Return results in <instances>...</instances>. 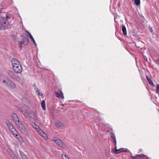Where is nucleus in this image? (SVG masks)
I'll list each match as a JSON object with an SVG mask.
<instances>
[{"instance_id": "79ce46f5", "label": "nucleus", "mask_w": 159, "mask_h": 159, "mask_svg": "<svg viewBox=\"0 0 159 159\" xmlns=\"http://www.w3.org/2000/svg\"><path fill=\"white\" fill-rule=\"evenodd\" d=\"M22 158L23 159H28V158L27 157L26 155H25L23 156Z\"/></svg>"}, {"instance_id": "0eeeda50", "label": "nucleus", "mask_w": 159, "mask_h": 159, "mask_svg": "<svg viewBox=\"0 0 159 159\" xmlns=\"http://www.w3.org/2000/svg\"><path fill=\"white\" fill-rule=\"evenodd\" d=\"M17 32H16L12 31L11 32V36L12 38V39L13 41H16L18 38L17 36Z\"/></svg>"}, {"instance_id": "a878e982", "label": "nucleus", "mask_w": 159, "mask_h": 159, "mask_svg": "<svg viewBox=\"0 0 159 159\" xmlns=\"http://www.w3.org/2000/svg\"><path fill=\"white\" fill-rule=\"evenodd\" d=\"M60 147L65 148H66V146L65 143L60 140Z\"/></svg>"}, {"instance_id": "a18cd8bd", "label": "nucleus", "mask_w": 159, "mask_h": 159, "mask_svg": "<svg viewBox=\"0 0 159 159\" xmlns=\"http://www.w3.org/2000/svg\"><path fill=\"white\" fill-rule=\"evenodd\" d=\"M149 30L150 32H152L153 31V30L152 29V28L150 26L149 27Z\"/></svg>"}, {"instance_id": "c03bdc74", "label": "nucleus", "mask_w": 159, "mask_h": 159, "mask_svg": "<svg viewBox=\"0 0 159 159\" xmlns=\"http://www.w3.org/2000/svg\"><path fill=\"white\" fill-rule=\"evenodd\" d=\"M155 62L157 64L159 65V60L157 59L156 60Z\"/></svg>"}, {"instance_id": "09e8293b", "label": "nucleus", "mask_w": 159, "mask_h": 159, "mask_svg": "<svg viewBox=\"0 0 159 159\" xmlns=\"http://www.w3.org/2000/svg\"><path fill=\"white\" fill-rule=\"evenodd\" d=\"M146 79H147V80H148V79H150V78L148 77L147 75H146Z\"/></svg>"}, {"instance_id": "473e14b6", "label": "nucleus", "mask_w": 159, "mask_h": 159, "mask_svg": "<svg viewBox=\"0 0 159 159\" xmlns=\"http://www.w3.org/2000/svg\"><path fill=\"white\" fill-rule=\"evenodd\" d=\"M43 138H44L46 139L47 137H48V136L47 135V134H45V133H44V132L43 133V134H42L41 135Z\"/></svg>"}, {"instance_id": "ea45409f", "label": "nucleus", "mask_w": 159, "mask_h": 159, "mask_svg": "<svg viewBox=\"0 0 159 159\" xmlns=\"http://www.w3.org/2000/svg\"><path fill=\"white\" fill-rule=\"evenodd\" d=\"M65 127V126L62 123L60 122V128L63 129Z\"/></svg>"}, {"instance_id": "9b49d317", "label": "nucleus", "mask_w": 159, "mask_h": 159, "mask_svg": "<svg viewBox=\"0 0 159 159\" xmlns=\"http://www.w3.org/2000/svg\"><path fill=\"white\" fill-rule=\"evenodd\" d=\"M112 135L113 136L111 135V140L113 142L114 144V147L116 146V137L115 136L114 134L113 133Z\"/></svg>"}, {"instance_id": "a211bd4d", "label": "nucleus", "mask_w": 159, "mask_h": 159, "mask_svg": "<svg viewBox=\"0 0 159 159\" xmlns=\"http://www.w3.org/2000/svg\"><path fill=\"white\" fill-rule=\"evenodd\" d=\"M9 74L13 78V79H15L16 78V75L14 74V73L11 71L9 70L8 71Z\"/></svg>"}, {"instance_id": "49530a36", "label": "nucleus", "mask_w": 159, "mask_h": 159, "mask_svg": "<svg viewBox=\"0 0 159 159\" xmlns=\"http://www.w3.org/2000/svg\"><path fill=\"white\" fill-rule=\"evenodd\" d=\"M38 94L39 95H40V96H43V94L42 93H41V92H39L38 93Z\"/></svg>"}, {"instance_id": "7ed1b4c3", "label": "nucleus", "mask_w": 159, "mask_h": 159, "mask_svg": "<svg viewBox=\"0 0 159 159\" xmlns=\"http://www.w3.org/2000/svg\"><path fill=\"white\" fill-rule=\"evenodd\" d=\"M11 17V14H9L7 13H2L0 11V20H7V19H10Z\"/></svg>"}, {"instance_id": "9d476101", "label": "nucleus", "mask_w": 159, "mask_h": 159, "mask_svg": "<svg viewBox=\"0 0 159 159\" xmlns=\"http://www.w3.org/2000/svg\"><path fill=\"white\" fill-rule=\"evenodd\" d=\"M21 101L25 106H27L29 104V101L25 98H23L21 99Z\"/></svg>"}, {"instance_id": "f704fd0d", "label": "nucleus", "mask_w": 159, "mask_h": 159, "mask_svg": "<svg viewBox=\"0 0 159 159\" xmlns=\"http://www.w3.org/2000/svg\"><path fill=\"white\" fill-rule=\"evenodd\" d=\"M156 90L157 91V93L159 92V84H157Z\"/></svg>"}, {"instance_id": "37998d69", "label": "nucleus", "mask_w": 159, "mask_h": 159, "mask_svg": "<svg viewBox=\"0 0 159 159\" xmlns=\"http://www.w3.org/2000/svg\"><path fill=\"white\" fill-rule=\"evenodd\" d=\"M143 58H144V60L147 61V62H148V59H147V57H146V56H143Z\"/></svg>"}, {"instance_id": "8fccbe9b", "label": "nucleus", "mask_w": 159, "mask_h": 159, "mask_svg": "<svg viewBox=\"0 0 159 159\" xmlns=\"http://www.w3.org/2000/svg\"><path fill=\"white\" fill-rule=\"evenodd\" d=\"M19 135H20L18 133L16 134V136L17 137V138L18 137Z\"/></svg>"}, {"instance_id": "dca6fc26", "label": "nucleus", "mask_w": 159, "mask_h": 159, "mask_svg": "<svg viewBox=\"0 0 159 159\" xmlns=\"http://www.w3.org/2000/svg\"><path fill=\"white\" fill-rule=\"evenodd\" d=\"M53 140L58 145H60V139L56 137H54L53 138Z\"/></svg>"}, {"instance_id": "ddd939ff", "label": "nucleus", "mask_w": 159, "mask_h": 159, "mask_svg": "<svg viewBox=\"0 0 159 159\" xmlns=\"http://www.w3.org/2000/svg\"><path fill=\"white\" fill-rule=\"evenodd\" d=\"M11 62L12 65H14L17 64H19V63L20 62L19 61L15 58L12 59L11 60Z\"/></svg>"}, {"instance_id": "6e6552de", "label": "nucleus", "mask_w": 159, "mask_h": 159, "mask_svg": "<svg viewBox=\"0 0 159 159\" xmlns=\"http://www.w3.org/2000/svg\"><path fill=\"white\" fill-rule=\"evenodd\" d=\"M14 71L17 73H20L22 71V68L21 66H18L15 68H13Z\"/></svg>"}, {"instance_id": "5701e85b", "label": "nucleus", "mask_w": 159, "mask_h": 159, "mask_svg": "<svg viewBox=\"0 0 159 159\" xmlns=\"http://www.w3.org/2000/svg\"><path fill=\"white\" fill-rule=\"evenodd\" d=\"M140 159H149V158L147 156L142 154H141Z\"/></svg>"}, {"instance_id": "4be33fe9", "label": "nucleus", "mask_w": 159, "mask_h": 159, "mask_svg": "<svg viewBox=\"0 0 159 159\" xmlns=\"http://www.w3.org/2000/svg\"><path fill=\"white\" fill-rule=\"evenodd\" d=\"M16 107L19 111L21 112L22 113L25 110L23 107H21L18 106H16Z\"/></svg>"}, {"instance_id": "1a4fd4ad", "label": "nucleus", "mask_w": 159, "mask_h": 159, "mask_svg": "<svg viewBox=\"0 0 159 159\" xmlns=\"http://www.w3.org/2000/svg\"><path fill=\"white\" fill-rule=\"evenodd\" d=\"M114 150L112 148V151L115 154H118L120 152H121V151H120V150H121L122 149H123V148H121L120 149H117V146H116V147H114Z\"/></svg>"}, {"instance_id": "f3484780", "label": "nucleus", "mask_w": 159, "mask_h": 159, "mask_svg": "<svg viewBox=\"0 0 159 159\" xmlns=\"http://www.w3.org/2000/svg\"><path fill=\"white\" fill-rule=\"evenodd\" d=\"M8 127L10 130L11 131V132L13 133V134H15V133H14V131L13 129H14L15 130H16V129L11 124V125H10V126H9Z\"/></svg>"}, {"instance_id": "c756f323", "label": "nucleus", "mask_w": 159, "mask_h": 159, "mask_svg": "<svg viewBox=\"0 0 159 159\" xmlns=\"http://www.w3.org/2000/svg\"><path fill=\"white\" fill-rule=\"evenodd\" d=\"M59 122V121H56L55 122L56 126L57 128H59L60 127V123Z\"/></svg>"}, {"instance_id": "4c0bfd02", "label": "nucleus", "mask_w": 159, "mask_h": 159, "mask_svg": "<svg viewBox=\"0 0 159 159\" xmlns=\"http://www.w3.org/2000/svg\"><path fill=\"white\" fill-rule=\"evenodd\" d=\"M39 134L41 135L44 132H43V131L41 130V129H40L39 130Z\"/></svg>"}, {"instance_id": "bf43d9fd", "label": "nucleus", "mask_w": 159, "mask_h": 159, "mask_svg": "<svg viewBox=\"0 0 159 159\" xmlns=\"http://www.w3.org/2000/svg\"><path fill=\"white\" fill-rule=\"evenodd\" d=\"M142 151V149H140L139 150V151Z\"/></svg>"}, {"instance_id": "6ab92c4d", "label": "nucleus", "mask_w": 159, "mask_h": 159, "mask_svg": "<svg viewBox=\"0 0 159 159\" xmlns=\"http://www.w3.org/2000/svg\"><path fill=\"white\" fill-rule=\"evenodd\" d=\"M45 105V101L44 100L42 101L41 102V106L43 110L46 109Z\"/></svg>"}, {"instance_id": "cd10ccee", "label": "nucleus", "mask_w": 159, "mask_h": 159, "mask_svg": "<svg viewBox=\"0 0 159 159\" xmlns=\"http://www.w3.org/2000/svg\"><path fill=\"white\" fill-rule=\"evenodd\" d=\"M31 125L32 126L36 129H37L38 128H39V126L38 125H36L33 122H32Z\"/></svg>"}, {"instance_id": "680f3d73", "label": "nucleus", "mask_w": 159, "mask_h": 159, "mask_svg": "<svg viewBox=\"0 0 159 159\" xmlns=\"http://www.w3.org/2000/svg\"><path fill=\"white\" fill-rule=\"evenodd\" d=\"M115 22H116V20H115Z\"/></svg>"}, {"instance_id": "f8f14e48", "label": "nucleus", "mask_w": 159, "mask_h": 159, "mask_svg": "<svg viewBox=\"0 0 159 159\" xmlns=\"http://www.w3.org/2000/svg\"><path fill=\"white\" fill-rule=\"evenodd\" d=\"M29 116L31 119L34 120L36 119L37 118V115L34 112L30 113Z\"/></svg>"}, {"instance_id": "7c9ffc66", "label": "nucleus", "mask_w": 159, "mask_h": 159, "mask_svg": "<svg viewBox=\"0 0 159 159\" xmlns=\"http://www.w3.org/2000/svg\"><path fill=\"white\" fill-rule=\"evenodd\" d=\"M61 156L63 159H69L66 155H64H64L63 154H61Z\"/></svg>"}, {"instance_id": "f257e3e1", "label": "nucleus", "mask_w": 159, "mask_h": 159, "mask_svg": "<svg viewBox=\"0 0 159 159\" xmlns=\"http://www.w3.org/2000/svg\"><path fill=\"white\" fill-rule=\"evenodd\" d=\"M21 36L22 37V40L21 41L19 42V44H24L25 45H26L29 42V39L28 35L25 33H23Z\"/></svg>"}, {"instance_id": "4d7b16f0", "label": "nucleus", "mask_w": 159, "mask_h": 159, "mask_svg": "<svg viewBox=\"0 0 159 159\" xmlns=\"http://www.w3.org/2000/svg\"><path fill=\"white\" fill-rule=\"evenodd\" d=\"M143 21L141 22V24H143Z\"/></svg>"}, {"instance_id": "a19ab883", "label": "nucleus", "mask_w": 159, "mask_h": 159, "mask_svg": "<svg viewBox=\"0 0 159 159\" xmlns=\"http://www.w3.org/2000/svg\"><path fill=\"white\" fill-rule=\"evenodd\" d=\"M20 155L21 156V157H22L23 156H24V155H25V154H24L23 152H22L21 151H20Z\"/></svg>"}, {"instance_id": "393cba45", "label": "nucleus", "mask_w": 159, "mask_h": 159, "mask_svg": "<svg viewBox=\"0 0 159 159\" xmlns=\"http://www.w3.org/2000/svg\"><path fill=\"white\" fill-rule=\"evenodd\" d=\"M147 81H148V83L150 85H151V86H155L154 84H153V82H152V80L150 79L148 80H147Z\"/></svg>"}, {"instance_id": "4468645a", "label": "nucleus", "mask_w": 159, "mask_h": 159, "mask_svg": "<svg viewBox=\"0 0 159 159\" xmlns=\"http://www.w3.org/2000/svg\"><path fill=\"white\" fill-rule=\"evenodd\" d=\"M22 113L23 114L25 117L26 118L29 116L30 113L28 111L25 109L24 111H23V112H22Z\"/></svg>"}, {"instance_id": "de8ad7c7", "label": "nucleus", "mask_w": 159, "mask_h": 159, "mask_svg": "<svg viewBox=\"0 0 159 159\" xmlns=\"http://www.w3.org/2000/svg\"><path fill=\"white\" fill-rule=\"evenodd\" d=\"M26 32L28 33V34L29 35L30 37V36H31V33L30 32H29V31H26Z\"/></svg>"}, {"instance_id": "aec40b11", "label": "nucleus", "mask_w": 159, "mask_h": 159, "mask_svg": "<svg viewBox=\"0 0 159 159\" xmlns=\"http://www.w3.org/2000/svg\"><path fill=\"white\" fill-rule=\"evenodd\" d=\"M140 156L141 154L140 155H137L135 156H131V159H140Z\"/></svg>"}, {"instance_id": "864d4df0", "label": "nucleus", "mask_w": 159, "mask_h": 159, "mask_svg": "<svg viewBox=\"0 0 159 159\" xmlns=\"http://www.w3.org/2000/svg\"><path fill=\"white\" fill-rule=\"evenodd\" d=\"M36 89H37L36 92H39V90L37 88H36Z\"/></svg>"}, {"instance_id": "2eb2a0df", "label": "nucleus", "mask_w": 159, "mask_h": 159, "mask_svg": "<svg viewBox=\"0 0 159 159\" xmlns=\"http://www.w3.org/2000/svg\"><path fill=\"white\" fill-rule=\"evenodd\" d=\"M122 30L123 34L125 35H127L126 28L125 25H122Z\"/></svg>"}, {"instance_id": "58836bf2", "label": "nucleus", "mask_w": 159, "mask_h": 159, "mask_svg": "<svg viewBox=\"0 0 159 159\" xmlns=\"http://www.w3.org/2000/svg\"><path fill=\"white\" fill-rule=\"evenodd\" d=\"M17 138L19 140L21 143L23 139L21 138L20 135H19L18 137H17Z\"/></svg>"}, {"instance_id": "423d86ee", "label": "nucleus", "mask_w": 159, "mask_h": 159, "mask_svg": "<svg viewBox=\"0 0 159 159\" xmlns=\"http://www.w3.org/2000/svg\"><path fill=\"white\" fill-rule=\"evenodd\" d=\"M12 116L14 122L16 123V125L18 126L21 123L19 120V119L17 116L14 113H12Z\"/></svg>"}, {"instance_id": "412c9836", "label": "nucleus", "mask_w": 159, "mask_h": 159, "mask_svg": "<svg viewBox=\"0 0 159 159\" xmlns=\"http://www.w3.org/2000/svg\"><path fill=\"white\" fill-rule=\"evenodd\" d=\"M7 151L11 157L15 155L14 152L10 149H8Z\"/></svg>"}, {"instance_id": "603ef678", "label": "nucleus", "mask_w": 159, "mask_h": 159, "mask_svg": "<svg viewBox=\"0 0 159 159\" xmlns=\"http://www.w3.org/2000/svg\"><path fill=\"white\" fill-rule=\"evenodd\" d=\"M20 45L19 47L20 49L22 48V44H19Z\"/></svg>"}, {"instance_id": "13d9d810", "label": "nucleus", "mask_w": 159, "mask_h": 159, "mask_svg": "<svg viewBox=\"0 0 159 159\" xmlns=\"http://www.w3.org/2000/svg\"><path fill=\"white\" fill-rule=\"evenodd\" d=\"M116 18L115 17V16L114 17V20H115L116 19Z\"/></svg>"}, {"instance_id": "052dcab7", "label": "nucleus", "mask_w": 159, "mask_h": 159, "mask_svg": "<svg viewBox=\"0 0 159 159\" xmlns=\"http://www.w3.org/2000/svg\"><path fill=\"white\" fill-rule=\"evenodd\" d=\"M133 2H134V0H132Z\"/></svg>"}, {"instance_id": "f03ea898", "label": "nucleus", "mask_w": 159, "mask_h": 159, "mask_svg": "<svg viewBox=\"0 0 159 159\" xmlns=\"http://www.w3.org/2000/svg\"><path fill=\"white\" fill-rule=\"evenodd\" d=\"M2 82L3 83H5L8 87L12 89H14L16 87V85L14 83L9 79L4 80Z\"/></svg>"}, {"instance_id": "b1692460", "label": "nucleus", "mask_w": 159, "mask_h": 159, "mask_svg": "<svg viewBox=\"0 0 159 159\" xmlns=\"http://www.w3.org/2000/svg\"><path fill=\"white\" fill-rule=\"evenodd\" d=\"M133 2L136 6L139 5L140 3V0H134Z\"/></svg>"}, {"instance_id": "2f4dec72", "label": "nucleus", "mask_w": 159, "mask_h": 159, "mask_svg": "<svg viewBox=\"0 0 159 159\" xmlns=\"http://www.w3.org/2000/svg\"><path fill=\"white\" fill-rule=\"evenodd\" d=\"M21 66V65L20 64V62L19 63V64H15L14 65H12L13 66V68H15L16 67H17L18 66Z\"/></svg>"}, {"instance_id": "c9c22d12", "label": "nucleus", "mask_w": 159, "mask_h": 159, "mask_svg": "<svg viewBox=\"0 0 159 159\" xmlns=\"http://www.w3.org/2000/svg\"><path fill=\"white\" fill-rule=\"evenodd\" d=\"M6 124L7 126H10V125H11V123L9 121H7L6 122Z\"/></svg>"}, {"instance_id": "e433bc0d", "label": "nucleus", "mask_w": 159, "mask_h": 159, "mask_svg": "<svg viewBox=\"0 0 159 159\" xmlns=\"http://www.w3.org/2000/svg\"><path fill=\"white\" fill-rule=\"evenodd\" d=\"M13 159H19L16 156L15 154L11 157Z\"/></svg>"}, {"instance_id": "72a5a7b5", "label": "nucleus", "mask_w": 159, "mask_h": 159, "mask_svg": "<svg viewBox=\"0 0 159 159\" xmlns=\"http://www.w3.org/2000/svg\"><path fill=\"white\" fill-rule=\"evenodd\" d=\"M60 98L63 99L64 98V96L62 92L60 91Z\"/></svg>"}, {"instance_id": "20e7f679", "label": "nucleus", "mask_w": 159, "mask_h": 159, "mask_svg": "<svg viewBox=\"0 0 159 159\" xmlns=\"http://www.w3.org/2000/svg\"><path fill=\"white\" fill-rule=\"evenodd\" d=\"M7 20H0V30H4L8 28V24Z\"/></svg>"}, {"instance_id": "3c124183", "label": "nucleus", "mask_w": 159, "mask_h": 159, "mask_svg": "<svg viewBox=\"0 0 159 159\" xmlns=\"http://www.w3.org/2000/svg\"><path fill=\"white\" fill-rule=\"evenodd\" d=\"M128 150L127 149H126V150H124V152H128Z\"/></svg>"}, {"instance_id": "bb28decb", "label": "nucleus", "mask_w": 159, "mask_h": 159, "mask_svg": "<svg viewBox=\"0 0 159 159\" xmlns=\"http://www.w3.org/2000/svg\"><path fill=\"white\" fill-rule=\"evenodd\" d=\"M30 38L31 39V40L34 43V45L35 46H37V44L36 43L33 37L32 36V35H31V36H30Z\"/></svg>"}, {"instance_id": "39448f33", "label": "nucleus", "mask_w": 159, "mask_h": 159, "mask_svg": "<svg viewBox=\"0 0 159 159\" xmlns=\"http://www.w3.org/2000/svg\"><path fill=\"white\" fill-rule=\"evenodd\" d=\"M19 129L21 130L22 133L25 135L28 136L29 135V133L27 130L25 129L24 126H23L22 123H21L19 125H18Z\"/></svg>"}, {"instance_id": "c85d7f7f", "label": "nucleus", "mask_w": 159, "mask_h": 159, "mask_svg": "<svg viewBox=\"0 0 159 159\" xmlns=\"http://www.w3.org/2000/svg\"><path fill=\"white\" fill-rule=\"evenodd\" d=\"M54 94L58 98H60V93L57 91H55L54 92Z\"/></svg>"}, {"instance_id": "5fc2aeb1", "label": "nucleus", "mask_w": 159, "mask_h": 159, "mask_svg": "<svg viewBox=\"0 0 159 159\" xmlns=\"http://www.w3.org/2000/svg\"><path fill=\"white\" fill-rule=\"evenodd\" d=\"M122 150H120V151H121V152H124V150H123V149H122Z\"/></svg>"}, {"instance_id": "6e6d98bb", "label": "nucleus", "mask_w": 159, "mask_h": 159, "mask_svg": "<svg viewBox=\"0 0 159 159\" xmlns=\"http://www.w3.org/2000/svg\"><path fill=\"white\" fill-rule=\"evenodd\" d=\"M34 86L35 87V88H34L35 89V88H36L37 87H36V86L35 85V84H34Z\"/></svg>"}]
</instances>
